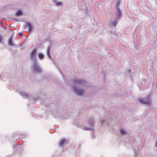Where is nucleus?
<instances>
[{"instance_id": "nucleus-6", "label": "nucleus", "mask_w": 157, "mask_h": 157, "mask_svg": "<svg viewBox=\"0 0 157 157\" xmlns=\"http://www.w3.org/2000/svg\"><path fill=\"white\" fill-rule=\"evenodd\" d=\"M66 141V140L64 139L61 140L59 143V145L60 146H62Z\"/></svg>"}, {"instance_id": "nucleus-2", "label": "nucleus", "mask_w": 157, "mask_h": 157, "mask_svg": "<svg viewBox=\"0 0 157 157\" xmlns=\"http://www.w3.org/2000/svg\"><path fill=\"white\" fill-rule=\"evenodd\" d=\"M25 27L29 28V31L30 32H31L32 30V27L31 23L28 22L26 23Z\"/></svg>"}, {"instance_id": "nucleus-12", "label": "nucleus", "mask_w": 157, "mask_h": 157, "mask_svg": "<svg viewBox=\"0 0 157 157\" xmlns=\"http://www.w3.org/2000/svg\"><path fill=\"white\" fill-rule=\"evenodd\" d=\"M120 132L122 134H125L126 133L125 131L123 129H121Z\"/></svg>"}, {"instance_id": "nucleus-1", "label": "nucleus", "mask_w": 157, "mask_h": 157, "mask_svg": "<svg viewBox=\"0 0 157 157\" xmlns=\"http://www.w3.org/2000/svg\"><path fill=\"white\" fill-rule=\"evenodd\" d=\"M138 101L142 104H149L150 103V99L149 97H147L144 99H140Z\"/></svg>"}, {"instance_id": "nucleus-10", "label": "nucleus", "mask_w": 157, "mask_h": 157, "mask_svg": "<svg viewBox=\"0 0 157 157\" xmlns=\"http://www.w3.org/2000/svg\"><path fill=\"white\" fill-rule=\"evenodd\" d=\"M74 82L75 83L79 84V83H82V81H80L79 80H78L77 79H75V80H74Z\"/></svg>"}, {"instance_id": "nucleus-11", "label": "nucleus", "mask_w": 157, "mask_h": 157, "mask_svg": "<svg viewBox=\"0 0 157 157\" xmlns=\"http://www.w3.org/2000/svg\"><path fill=\"white\" fill-rule=\"evenodd\" d=\"M38 56L40 59H42L44 57V56L42 53H39L38 55Z\"/></svg>"}, {"instance_id": "nucleus-17", "label": "nucleus", "mask_w": 157, "mask_h": 157, "mask_svg": "<svg viewBox=\"0 0 157 157\" xmlns=\"http://www.w3.org/2000/svg\"><path fill=\"white\" fill-rule=\"evenodd\" d=\"M155 145L157 147V141H156Z\"/></svg>"}, {"instance_id": "nucleus-9", "label": "nucleus", "mask_w": 157, "mask_h": 157, "mask_svg": "<svg viewBox=\"0 0 157 157\" xmlns=\"http://www.w3.org/2000/svg\"><path fill=\"white\" fill-rule=\"evenodd\" d=\"M9 45L12 46L13 45V43H12V39L11 38H10L9 39Z\"/></svg>"}, {"instance_id": "nucleus-7", "label": "nucleus", "mask_w": 157, "mask_h": 157, "mask_svg": "<svg viewBox=\"0 0 157 157\" xmlns=\"http://www.w3.org/2000/svg\"><path fill=\"white\" fill-rule=\"evenodd\" d=\"M23 13L22 11L21 10H18L15 13V15L17 16H19L22 15Z\"/></svg>"}, {"instance_id": "nucleus-8", "label": "nucleus", "mask_w": 157, "mask_h": 157, "mask_svg": "<svg viewBox=\"0 0 157 157\" xmlns=\"http://www.w3.org/2000/svg\"><path fill=\"white\" fill-rule=\"evenodd\" d=\"M63 4L62 2H59L56 3V5L57 6H61L63 5Z\"/></svg>"}, {"instance_id": "nucleus-4", "label": "nucleus", "mask_w": 157, "mask_h": 157, "mask_svg": "<svg viewBox=\"0 0 157 157\" xmlns=\"http://www.w3.org/2000/svg\"><path fill=\"white\" fill-rule=\"evenodd\" d=\"M75 92L78 95H82L83 93V91L82 90L76 89L75 90Z\"/></svg>"}, {"instance_id": "nucleus-5", "label": "nucleus", "mask_w": 157, "mask_h": 157, "mask_svg": "<svg viewBox=\"0 0 157 157\" xmlns=\"http://www.w3.org/2000/svg\"><path fill=\"white\" fill-rule=\"evenodd\" d=\"M120 2L119 1H118L117 2L116 7L118 8L117 11L119 16H121V12L120 10L118 8V6L120 4Z\"/></svg>"}, {"instance_id": "nucleus-16", "label": "nucleus", "mask_w": 157, "mask_h": 157, "mask_svg": "<svg viewBox=\"0 0 157 157\" xmlns=\"http://www.w3.org/2000/svg\"><path fill=\"white\" fill-rule=\"evenodd\" d=\"M36 71L38 72H40L41 70L40 68H39L38 67H37L36 68H35Z\"/></svg>"}, {"instance_id": "nucleus-3", "label": "nucleus", "mask_w": 157, "mask_h": 157, "mask_svg": "<svg viewBox=\"0 0 157 157\" xmlns=\"http://www.w3.org/2000/svg\"><path fill=\"white\" fill-rule=\"evenodd\" d=\"M36 51H37V50H36V48L34 49L33 50V51H32V52L31 53V59H33L35 57V55L36 53Z\"/></svg>"}, {"instance_id": "nucleus-13", "label": "nucleus", "mask_w": 157, "mask_h": 157, "mask_svg": "<svg viewBox=\"0 0 157 157\" xmlns=\"http://www.w3.org/2000/svg\"><path fill=\"white\" fill-rule=\"evenodd\" d=\"M50 48H48L47 51V54H48V56H50Z\"/></svg>"}, {"instance_id": "nucleus-14", "label": "nucleus", "mask_w": 157, "mask_h": 157, "mask_svg": "<svg viewBox=\"0 0 157 157\" xmlns=\"http://www.w3.org/2000/svg\"><path fill=\"white\" fill-rule=\"evenodd\" d=\"M117 22L116 21H115L114 22H113L112 23V24L114 26H115L117 24Z\"/></svg>"}, {"instance_id": "nucleus-15", "label": "nucleus", "mask_w": 157, "mask_h": 157, "mask_svg": "<svg viewBox=\"0 0 157 157\" xmlns=\"http://www.w3.org/2000/svg\"><path fill=\"white\" fill-rule=\"evenodd\" d=\"M3 40V38L2 36L0 35V43H1L2 42Z\"/></svg>"}]
</instances>
